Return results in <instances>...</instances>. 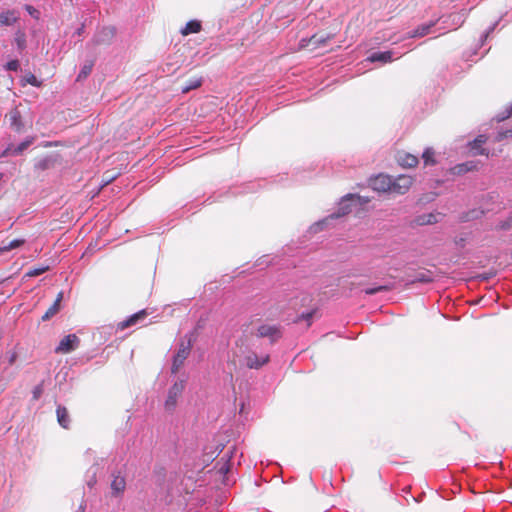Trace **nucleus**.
<instances>
[{"instance_id": "22", "label": "nucleus", "mask_w": 512, "mask_h": 512, "mask_svg": "<svg viewBox=\"0 0 512 512\" xmlns=\"http://www.w3.org/2000/svg\"><path fill=\"white\" fill-rule=\"evenodd\" d=\"M201 23L197 20H191L186 23L185 27L181 30V34L187 36L192 33H198L201 31Z\"/></svg>"}, {"instance_id": "33", "label": "nucleus", "mask_w": 512, "mask_h": 512, "mask_svg": "<svg viewBox=\"0 0 512 512\" xmlns=\"http://www.w3.org/2000/svg\"><path fill=\"white\" fill-rule=\"evenodd\" d=\"M389 290V287L388 286H385V285H380V286H376L374 288H368V289H365L364 292L365 294L367 295H373V294H376L378 292H382V291H388Z\"/></svg>"}, {"instance_id": "27", "label": "nucleus", "mask_w": 512, "mask_h": 512, "mask_svg": "<svg viewBox=\"0 0 512 512\" xmlns=\"http://www.w3.org/2000/svg\"><path fill=\"white\" fill-rule=\"evenodd\" d=\"M24 242H25L24 239H14V240H11L7 244L2 246L0 248V251L7 252V251H10V250L16 249V248L22 246L24 244Z\"/></svg>"}, {"instance_id": "5", "label": "nucleus", "mask_w": 512, "mask_h": 512, "mask_svg": "<svg viewBox=\"0 0 512 512\" xmlns=\"http://www.w3.org/2000/svg\"><path fill=\"white\" fill-rule=\"evenodd\" d=\"M414 179L409 175H399L396 178L392 177L390 193L403 195L406 194L413 185Z\"/></svg>"}, {"instance_id": "4", "label": "nucleus", "mask_w": 512, "mask_h": 512, "mask_svg": "<svg viewBox=\"0 0 512 512\" xmlns=\"http://www.w3.org/2000/svg\"><path fill=\"white\" fill-rule=\"evenodd\" d=\"M192 349V342L189 339L186 343L180 342L179 348L177 350V353L175 354L173 358V363L171 367V372L173 374H176L180 368L183 366L185 360L188 358L190 352Z\"/></svg>"}, {"instance_id": "16", "label": "nucleus", "mask_w": 512, "mask_h": 512, "mask_svg": "<svg viewBox=\"0 0 512 512\" xmlns=\"http://www.w3.org/2000/svg\"><path fill=\"white\" fill-rule=\"evenodd\" d=\"M126 489V480L120 474L114 475L111 482L112 495L118 497L124 493Z\"/></svg>"}, {"instance_id": "25", "label": "nucleus", "mask_w": 512, "mask_h": 512, "mask_svg": "<svg viewBox=\"0 0 512 512\" xmlns=\"http://www.w3.org/2000/svg\"><path fill=\"white\" fill-rule=\"evenodd\" d=\"M202 85L201 77H193L189 79L185 86L182 87V93H188L191 90L197 89Z\"/></svg>"}, {"instance_id": "40", "label": "nucleus", "mask_w": 512, "mask_h": 512, "mask_svg": "<svg viewBox=\"0 0 512 512\" xmlns=\"http://www.w3.org/2000/svg\"><path fill=\"white\" fill-rule=\"evenodd\" d=\"M26 10L32 15L37 17L38 11L30 5L26 6Z\"/></svg>"}, {"instance_id": "30", "label": "nucleus", "mask_w": 512, "mask_h": 512, "mask_svg": "<svg viewBox=\"0 0 512 512\" xmlns=\"http://www.w3.org/2000/svg\"><path fill=\"white\" fill-rule=\"evenodd\" d=\"M511 116H512V104L507 106L503 111L499 112L495 116V119L499 123V122H502V121L510 118Z\"/></svg>"}, {"instance_id": "13", "label": "nucleus", "mask_w": 512, "mask_h": 512, "mask_svg": "<svg viewBox=\"0 0 512 512\" xmlns=\"http://www.w3.org/2000/svg\"><path fill=\"white\" fill-rule=\"evenodd\" d=\"M146 316H147V311L145 309L140 310L139 312H137V313L131 315L130 317H128L126 320L119 322L118 323V328L120 330H124V329H126V328H128L130 326L135 325L140 320H143Z\"/></svg>"}, {"instance_id": "39", "label": "nucleus", "mask_w": 512, "mask_h": 512, "mask_svg": "<svg viewBox=\"0 0 512 512\" xmlns=\"http://www.w3.org/2000/svg\"><path fill=\"white\" fill-rule=\"evenodd\" d=\"M508 135H512V129L505 130V132L499 133L497 139L501 140V139L507 137Z\"/></svg>"}, {"instance_id": "19", "label": "nucleus", "mask_w": 512, "mask_h": 512, "mask_svg": "<svg viewBox=\"0 0 512 512\" xmlns=\"http://www.w3.org/2000/svg\"><path fill=\"white\" fill-rule=\"evenodd\" d=\"M57 421L61 427L68 429L70 427V417L66 407L59 405L56 409Z\"/></svg>"}, {"instance_id": "9", "label": "nucleus", "mask_w": 512, "mask_h": 512, "mask_svg": "<svg viewBox=\"0 0 512 512\" xmlns=\"http://www.w3.org/2000/svg\"><path fill=\"white\" fill-rule=\"evenodd\" d=\"M392 177L386 174H379L369 180L370 187L383 193H390Z\"/></svg>"}, {"instance_id": "6", "label": "nucleus", "mask_w": 512, "mask_h": 512, "mask_svg": "<svg viewBox=\"0 0 512 512\" xmlns=\"http://www.w3.org/2000/svg\"><path fill=\"white\" fill-rule=\"evenodd\" d=\"M185 388V381L180 380L175 382L168 391L167 399L165 401V409L172 411L177 405L178 398L181 396Z\"/></svg>"}, {"instance_id": "34", "label": "nucleus", "mask_w": 512, "mask_h": 512, "mask_svg": "<svg viewBox=\"0 0 512 512\" xmlns=\"http://www.w3.org/2000/svg\"><path fill=\"white\" fill-rule=\"evenodd\" d=\"M497 227L501 230L512 229V215L509 216L506 220L499 222Z\"/></svg>"}, {"instance_id": "12", "label": "nucleus", "mask_w": 512, "mask_h": 512, "mask_svg": "<svg viewBox=\"0 0 512 512\" xmlns=\"http://www.w3.org/2000/svg\"><path fill=\"white\" fill-rule=\"evenodd\" d=\"M63 295L64 294L62 291H60L57 294V297H56L54 303L46 310V312L41 317L42 321H48L52 317H54L56 314L59 313V311L61 310V302L63 300Z\"/></svg>"}, {"instance_id": "7", "label": "nucleus", "mask_w": 512, "mask_h": 512, "mask_svg": "<svg viewBox=\"0 0 512 512\" xmlns=\"http://www.w3.org/2000/svg\"><path fill=\"white\" fill-rule=\"evenodd\" d=\"M80 345V339L76 334L66 335L55 348L57 354H68L76 350Z\"/></svg>"}, {"instance_id": "37", "label": "nucleus", "mask_w": 512, "mask_h": 512, "mask_svg": "<svg viewBox=\"0 0 512 512\" xmlns=\"http://www.w3.org/2000/svg\"><path fill=\"white\" fill-rule=\"evenodd\" d=\"M48 270V267H40V268H35V269H32L30 270L27 274L29 276H39L41 274H43L44 272H46Z\"/></svg>"}, {"instance_id": "41", "label": "nucleus", "mask_w": 512, "mask_h": 512, "mask_svg": "<svg viewBox=\"0 0 512 512\" xmlns=\"http://www.w3.org/2000/svg\"><path fill=\"white\" fill-rule=\"evenodd\" d=\"M16 359H17V353L16 352H12L10 357H9V364L13 365L15 363Z\"/></svg>"}, {"instance_id": "31", "label": "nucleus", "mask_w": 512, "mask_h": 512, "mask_svg": "<svg viewBox=\"0 0 512 512\" xmlns=\"http://www.w3.org/2000/svg\"><path fill=\"white\" fill-rule=\"evenodd\" d=\"M433 281V277L430 272H422L417 274L416 278L412 283H430Z\"/></svg>"}, {"instance_id": "32", "label": "nucleus", "mask_w": 512, "mask_h": 512, "mask_svg": "<svg viewBox=\"0 0 512 512\" xmlns=\"http://www.w3.org/2000/svg\"><path fill=\"white\" fill-rule=\"evenodd\" d=\"M25 82L34 86V87H41L42 82L36 78V76L32 73H28L24 77Z\"/></svg>"}, {"instance_id": "15", "label": "nucleus", "mask_w": 512, "mask_h": 512, "mask_svg": "<svg viewBox=\"0 0 512 512\" xmlns=\"http://www.w3.org/2000/svg\"><path fill=\"white\" fill-rule=\"evenodd\" d=\"M5 120L11 128H20L25 124L22 121V116L17 108H14L6 114Z\"/></svg>"}, {"instance_id": "21", "label": "nucleus", "mask_w": 512, "mask_h": 512, "mask_svg": "<svg viewBox=\"0 0 512 512\" xmlns=\"http://www.w3.org/2000/svg\"><path fill=\"white\" fill-rule=\"evenodd\" d=\"M435 25V22H430L428 24H423L418 26L415 30L410 32V38L423 37L430 33L431 28Z\"/></svg>"}, {"instance_id": "24", "label": "nucleus", "mask_w": 512, "mask_h": 512, "mask_svg": "<svg viewBox=\"0 0 512 512\" xmlns=\"http://www.w3.org/2000/svg\"><path fill=\"white\" fill-rule=\"evenodd\" d=\"M437 214H434V213H428V214H423V215H419L417 218H416V223L418 225H429V224H435L438 222V218H437Z\"/></svg>"}, {"instance_id": "36", "label": "nucleus", "mask_w": 512, "mask_h": 512, "mask_svg": "<svg viewBox=\"0 0 512 512\" xmlns=\"http://www.w3.org/2000/svg\"><path fill=\"white\" fill-rule=\"evenodd\" d=\"M20 67V63L18 60H11L9 62H7L5 68L9 71H17Z\"/></svg>"}, {"instance_id": "38", "label": "nucleus", "mask_w": 512, "mask_h": 512, "mask_svg": "<svg viewBox=\"0 0 512 512\" xmlns=\"http://www.w3.org/2000/svg\"><path fill=\"white\" fill-rule=\"evenodd\" d=\"M114 178H115V174H109V172H106V173L104 174V179H103V181H104L105 185H107V184H108L110 181H112Z\"/></svg>"}, {"instance_id": "8", "label": "nucleus", "mask_w": 512, "mask_h": 512, "mask_svg": "<svg viewBox=\"0 0 512 512\" xmlns=\"http://www.w3.org/2000/svg\"><path fill=\"white\" fill-rule=\"evenodd\" d=\"M270 360L268 354L258 355L255 351H249L244 359V365L249 369H260L266 365Z\"/></svg>"}, {"instance_id": "42", "label": "nucleus", "mask_w": 512, "mask_h": 512, "mask_svg": "<svg viewBox=\"0 0 512 512\" xmlns=\"http://www.w3.org/2000/svg\"><path fill=\"white\" fill-rule=\"evenodd\" d=\"M312 317V313L302 314L299 319H310Z\"/></svg>"}, {"instance_id": "11", "label": "nucleus", "mask_w": 512, "mask_h": 512, "mask_svg": "<svg viewBox=\"0 0 512 512\" xmlns=\"http://www.w3.org/2000/svg\"><path fill=\"white\" fill-rule=\"evenodd\" d=\"M34 141V138H28L18 146L9 145L0 155V157H6L8 155H19L26 150Z\"/></svg>"}, {"instance_id": "17", "label": "nucleus", "mask_w": 512, "mask_h": 512, "mask_svg": "<svg viewBox=\"0 0 512 512\" xmlns=\"http://www.w3.org/2000/svg\"><path fill=\"white\" fill-rule=\"evenodd\" d=\"M19 17L15 10H7L0 13V26H11L18 21Z\"/></svg>"}, {"instance_id": "1", "label": "nucleus", "mask_w": 512, "mask_h": 512, "mask_svg": "<svg viewBox=\"0 0 512 512\" xmlns=\"http://www.w3.org/2000/svg\"><path fill=\"white\" fill-rule=\"evenodd\" d=\"M335 34L325 31H319L312 35L310 38H302L299 41V49H307L315 51L319 48L326 47L334 38Z\"/></svg>"}, {"instance_id": "29", "label": "nucleus", "mask_w": 512, "mask_h": 512, "mask_svg": "<svg viewBox=\"0 0 512 512\" xmlns=\"http://www.w3.org/2000/svg\"><path fill=\"white\" fill-rule=\"evenodd\" d=\"M15 43L19 50H24L26 47V35L22 31H17L15 34Z\"/></svg>"}, {"instance_id": "2", "label": "nucleus", "mask_w": 512, "mask_h": 512, "mask_svg": "<svg viewBox=\"0 0 512 512\" xmlns=\"http://www.w3.org/2000/svg\"><path fill=\"white\" fill-rule=\"evenodd\" d=\"M368 199L355 194H349L342 198L338 209L330 215V218L336 219L352 213L353 208L368 203Z\"/></svg>"}, {"instance_id": "23", "label": "nucleus", "mask_w": 512, "mask_h": 512, "mask_svg": "<svg viewBox=\"0 0 512 512\" xmlns=\"http://www.w3.org/2000/svg\"><path fill=\"white\" fill-rule=\"evenodd\" d=\"M369 60L371 62H376V61H380V62H383V63L391 62L393 60L392 52L391 51H384V52L373 53L369 57Z\"/></svg>"}, {"instance_id": "18", "label": "nucleus", "mask_w": 512, "mask_h": 512, "mask_svg": "<svg viewBox=\"0 0 512 512\" xmlns=\"http://www.w3.org/2000/svg\"><path fill=\"white\" fill-rule=\"evenodd\" d=\"M398 163L405 168L416 167L419 160L415 155L409 153L399 154L397 158Z\"/></svg>"}, {"instance_id": "10", "label": "nucleus", "mask_w": 512, "mask_h": 512, "mask_svg": "<svg viewBox=\"0 0 512 512\" xmlns=\"http://www.w3.org/2000/svg\"><path fill=\"white\" fill-rule=\"evenodd\" d=\"M482 163L478 160L466 161L464 163L456 164L455 166L450 168V173L452 175H463L468 172L478 171Z\"/></svg>"}, {"instance_id": "26", "label": "nucleus", "mask_w": 512, "mask_h": 512, "mask_svg": "<svg viewBox=\"0 0 512 512\" xmlns=\"http://www.w3.org/2000/svg\"><path fill=\"white\" fill-rule=\"evenodd\" d=\"M93 66H94V61H89V62L85 63L77 76V80L80 81L82 79L87 78L90 75V73L92 72Z\"/></svg>"}, {"instance_id": "35", "label": "nucleus", "mask_w": 512, "mask_h": 512, "mask_svg": "<svg viewBox=\"0 0 512 512\" xmlns=\"http://www.w3.org/2000/svg\"><path fill=\"white\" fill-rule=\"evenodd\" d=\"M43 393V384H38L34 387L32 394H33V400H38Z\"/></svg>"}, {"instance_id": "3", "label": "nucleus", "mask_w": 512, "mask_h": 512, "mask_svg": "<svg viewBox=\"0 0 512 512\" xmlns=\"http://www.w3.org/2000/svg\"><path fill=\"white\" fill-rule=\"evenodd\" d=\"M252 334L257 338H268L270 343H275L282 337L279 325L266 322H260Z\"/></svg>"}, {"instance_id": "14", "label": "nucleus", "mask_w": 512, "mask_h": 512, "mask_svg": "<svg viewBox=\"0 0 512 512\" xmlns=\"http://www.w3.org/2000/svg\"><path fill=\"white\" fill-rule=\"evenodd\" d=\"M146 316H147V311L145 309L140 310L139 312H137V313L131 315L130 317H128L126 320L119 322L118 323V328L120 330H124V329H126V328H128L130 326L135 325L140 320H143Z\"/></svg>"}, {"instance_id": "20", "label": "nucleus", "mask_w": 512, "mask_h": 512, "mask_svg": "<svg viewBox=\"0 0 512 512\" xmlns=\"http://www.w3.org/2000/svg\"><path fill=\"white\" fill-rule=\"evenodd\" d=\"M485 142H486V137L484 135H480L476 139H474L472 142H470L469 145L472 150L476 151L475 154L488 156L489 152L486 149L481 148V145Z\"/></svg>"}, {"instance_id": "43", "label": "nucleus", "mask_w": 512, "mask_h": 512, "mask_svg": "<svg viewBox=\"0 0 512 512\" xmlns=\"http://www.w3.org/2000/svg\"><path fill=\"white\" fill-rule=\"evenodd\" d=\"M78 512H85V505L83 503L80 504Z\"/></svg>"}, {"instance_id": "28", "label": "nucleus", "mask_w": 512, "mask_h": 512, "mask_svg": "<svg viewBox=\"0 0 512 512\" xmlns=\"http://www.w3.org/2000/svg\"><path fill=\"white\" fill-rule=\"evenodd\" d=\"M434 155H435V152L432 148H427L423 152L422 158H423L425 165H434L436 163Z\"/></svg>"}]
</instances>
